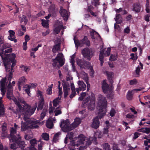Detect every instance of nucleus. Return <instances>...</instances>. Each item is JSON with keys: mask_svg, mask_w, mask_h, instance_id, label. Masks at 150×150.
I'll return each mask as SVG.
<instances>
[{"mask_svg": "<svg viewBox=\"0 0 150 150\" xmlns=\"http://www.w3.org/2000/svg\"><path fill=\"white\" fill-rule=\"evenodd\" d=\"M15 104L18 106V108L16 110L13 109L12 111L16 115H19L22 113L24 115L23 119L26 121L27 120V122L28 123L30 124L29 126V128L31 129H36L38 127V124L39 123L38 120H31L28 119L29 117L32 115H29L28 113H26V109L27 106L23 105V106L20 104V103L16 98H14L13 99Z\"/></svg>", "mask_w": 150, "mask_h": 150, "instance_id": "nucleus-1", "label": "nucleus"}, {"mask_svg": "<svg viewBox=\"0 0 150 150\" xmlns=\"http://www.w3.org/2000/svg\"><path fill=\"white\" fill-rule=\"evenodd\" d=\"M98 105L99 107L98 115L93 120L92 127L95 129L98 128L100 125L99 119H101L106 114L107 102L106 97L100 94L98 95Z\"/></svg>", "mask_w": 150, "mask_h": 150, "instance_id": "nucleus-2", "label": "nucleus"}, {"mask_svg": "<svg viewBox=\"0 0 150 150\" xmlns=\"http://www.w3.org/2000/svg\"><path fill=\"white\" fill-rule=\"evenodd\" d=\"M16 57V55L14 53H12L5 57L4 64L7 72L13 71V68L16 62V60L15 59Z\"/></svg>", "mask_w": 150, "mask_h": 150, "instance_id": "nucleus-3", "label": "nucleus"}, {"mask_svg": "<svg viewBox=\"0 0 150 150\" xmlns=\"http://www.w3.org/2000/svg\"><path fill=\"white\" fill-rule=\"evenodd\" d=\"M74 138L73 140H71L70 143L68 145V149L70 150H75V146H79L80 145L83 144L85 142L84 137Z\"/></svg>", "mask_w": 150, "mask_h": 150, "instance_id": "nucleus-4", "label": "nucleus"}, {"mask_svg": "<svg viewBox=\"0 0 150 150\" xmlns=\"http://www.w3.org/2000/svg\"><path fill=\"white\" fill-rule=\"evenodd\" d=\"M74 40L76 47L77 49L79 47H82L84 45L86 46L89 47L91 45L90 42L88 39L87 36H84L83 38L79 40L78 39L76 40L75 37H74Z\"/></svg>", "mask_w": 150, "mask_h": 150, "instance_id": "nucleus-5", "label": "nucleus"}, {"mask_svg": "<svg viewBox=\"0 0 150 150\" xmlns=\"http://www.w3.org/2000/svg\"><path fill=\"white\" fill-rule=\"evenodd\" d=\"M61 53L58 54L56 57L52 59L53 63L52 65L54 67L57 66L59 68L62 67L65 63V60L64 59L61 55Z\"/></svg>", "mask_w": 150, "mask_h": 150, "instance_id": "nucleus-6", "label": "nucleus"}, {"mask_svg": "<svg viewBox=\"0 0 150 150\" xmlns=\"http://www.w3.org/2000/svg\"><path fill=\"white\" fill-rule=\"evenodd\" d=\"M18 100L20 103H21L23 104L25 106H27V108L26 109V113H28V114L29 115H32L34 113L37 107V104L36 103H35V105L34 106L31 107L26 103V102L24 101V98H19Z\"/></svg>", "mask_w": 150, "mask_h": 150, "instance_id": "nucleus-7", "label": "nucleus"}, {"mask_svg": "<svg viewBox=\"0 0 150 150\" xmlns=\"http://www.w3.org/2000/svg\"><path fill=\"white\" fill-rule=\"evenodd\" d=\"M81 53L84 57L87 58V59L90 61L91 57L94 54V52L92 50L89 49L87 47L83 49L81 51Z\"/></svg>", "mask_w": 150, "mask_h": 150, "instance_id": "nucleus-8", "label": "nucleus"}, {"mask_svg": "<svg viewBox=\"0 0 150 150\" xmlns=\"http://www.w3.org/2000/svg\"><path fill=\"white\" fill-rule=\"evenodd\" d=\"M69 121L67 119L66 120H63L61 122L60 126L64 132H67L71 130V127H70Z\"/></svg>", "mask_w": 150, "mask_h": 150, "instance_id": "nucleus-9", "label": "nucleus"}, {"mask_svg": "<svg viewBox=\"0 0 150 150\" xmlns=\"http://www.w3.org/2000/svg\"><path fill=\"white\" fill-rule=\"evenodd\" d=\"M21 138L19 135H18V137H16L15 140H13L11 142H15L16 143L18 148H21L22 149L25 147V142H24L21 141Z\"/></svg>", "mask_w": 150, "mask_h": 150, "instance_id": "nucleus-10", "label": "nucleus"}, {"mask_svg": "<svg viewBox=\"0 0 150 150\" xmlns=\"http://www.w3.org/2000/svg\"><path fill=\"white\" fill-rule=\"evenodd\" d=\"M76 63L81 69H85L90 65L89 62L83 59H78L76 60Z\"/></svg>", "mask_w": 150, "mask_h": 150, "instance_id": "nucleus-11", "label": "nucleus"}, {"mask_svg": "<svg viewBox=\"0 0 150 150\" xmlns=\"http://www.w3.org/2000/svg\"><path fill=\"white\" fill-rule=\"evenodd\" d=\"M64 98H66L68 95V91L70 89L69 85L68 82H65L62 84Z\"/></svg>", "mask_w": 150, "mask_h": 150, "instance_id": "nucleus-12", "label": "nucleus"}, {"mask_svg": "<svg viewBox=\"0 0 150 150\" xmlns=\"http://www.w3.org/2000/svg\"><path fill=\"white\" fill-rule=\"evenodd\" d=\"M16 129H15L14 127H11L10 130V136L9 137V139L10 141L13 140H15L16 137H18V134H17L16 135H14V134L16 132Z\"/></svg>", "mask_w": 150, "mask_h": 150, "instance_id": "nucleus-13", "label": "nucleus"}, {"mask_svg": "<svg viewBox=\"0 0 150 150\" xmlns=\"http://www.w3.org/2000/svg\"><path fill=\"white\" fill-rule=\"evenodd\" d=\"M59 13L61 16L63 17L65 21H67L68 18V14L67 10L63 9L62 7H60Z\"/></svg>", "mask_w": 150, "mask_h": 150, "instance_id": "nucleus-14", "label": "nucleus"}, {"mask_svg": "<svg viewBox=\"0 0 150 150\" xmlns=\"http://www.w3.org/2000/svg\"><path fill=\"white\" fill-rule=\"evenodd\" d=\"M81 120L79 118L76 117L74 120V122L70 125V127H71V130H73L77 127L81 123Z\"/></svg>", "mask_w": 150, "mask_h": 150, "instance_id": "nucleus-15", "label": "nucleus"}, {"mask_svg": "<svg viewBox=\"0 0 150 150\" xmlns=\"http://www.w3.org/2000/svg\"><path fill=\"white\" fill-rule=\"evenodd\" d=\"M8 32L9 33V35L8 37V40L14 41L15 43L17 42V40L15 38L16 37L15 35V32L12 30H10L8 31Z\"/></svg>", "mask_w": 150, "mask_h": 150, "instance_id": "nucleus-16", "label": "nucleus"}, {"mask_svg": "<svg viewBox=\"0 0 150 150\" xmlns=\"http://www.w3.org/2000/svg\"><path fill=\"white\" fill-rule=\"evenodd\" d=\"M102 85V88L103 92L105 93H107L109 91V86L106 83V80H103Z\"/></svg>", "mask_w": 150, "mask_h": 150, "instance_id": "nucleus-17", "label": "nucleus"}, {"mask_svg": "<svg viewBox=\"0 0 150 150\" xmlns=\"http://www.w3.org/2000/svg\"><path fill=\"white\" fill-rule=\"evenodd\" d=\"M95 99L94 98L91 99L90 100L88 106V110H94L95 108Z\"/></svg>", "mask_w": 150, "mask_h": 150, "instance_id": "nucleus-18", "label": "nucleus"}, {"mask_svg": "<svg viewBox=\"0 0 150 150\" xmlns=\"http://www.w3.org/2000/svg\"><path fill=\"white\" fill-rule=\"evenodd\" d=\"M26 79L23 76L19 79L18 83V88L19 90H21V86L23 85L25 83Z\"/></svg>", "mask_w": 150, "mask_h": 150, "instance_id": "nucleus-19", "label": "nucleus"}, {"mask_svg": "<svg viewBox=\"0 0 150 150\" xmlns=\"http://www.w3.org/2000/svg\"><path fill=\"white\" fill-rule=\"evenodd\" d=\"M61 100V97H58L55 98L52 101L53 108L55 109V108H57V106L59 105V103L60 102Z\"/></svg>", "mask_w": 150, "mask_h": 150, "instance_id": "nucleus-20", "label": "nucleus"}, {"mask_svg": "<svg viewBox=\"0 0 150 150\" xmlns=\"http://www.w3.org/2000/svg\"><path fill=\"white\" fill-rule=\"evenodd\" d=\"M141 8V5L140 4L138 3H136L133 5L132 10L136 13H139L140 11Z\"/></svg>", "mask_w": 150, "mask_h": 150, "instance_id": "nucleus-21", "label": "nucleus"}, {"mask_svg": "<svg viewBox=\"0 0 150 150\" xmlns=\"http://www.w3.org/2000/svg\"><path fill=\"white\" fill-rule=\"evenodd\" d=\"M63 28V26L62 25H60L55 27L54 29V34L55 35L58 34Z\"/></svg>", "mask_w": 150, "mask_h": 150, "instance_id": "nucleus-22", "label": "nucleus"}, {"mask_svg": "<svg viewBox=\"0 0 150 150\" xmlns=\"http://www.w3.org/2000/svg\"><path fill=\"white\" fill-rule=\"evenodd\" d=\"M116 18H115L116 23L118 24H120L122 22V18L120 13L116 15Z\"/></svg>", "mask_w": 150, "mask_h": 150, "instance_id": "nucleus-23", "label": "nucleus"}, {"mask_svg": "<svg viewBox=\"0 0 150 150\" xmlns=\"http://www.w3.org/2000/svg\"><path fill=\"white\" fill-rule=\"evenodd\" d=\"M138 131L139 132H142L146 134H149L150 133V128L148 127L142 128L138 129Z\"/></svg>", "mask_w": 150, "mask_h": 150, "instance_id": "nucleus-24", "label": "nucleus"}, {"mask_svg": "<svg viewBox=\"0 0 150 150\" xmlns=\"http://www.w3.org/2000/svg\"><path fill=\"white\" fill-rule=\"evenodd\" d=\"M46 127L48 128H52L53 126V123L52 121L49 119L46 122Z\"/></svg>", "mask_w": 150, "mask_h": 150, "instance_id": "nucleus-25", "label": "nucleus"}, {"mask_svg": "<svg viewBox=\"0 0 150 150\" xmlns=\"http://www.w3.org/2000/svg\"><path fill=\"white\" fill-rule=\"evenodd\" d=\"M78 84L79 86V87L82 89V91H83L86 90V85L83 81H79Z\"/></svg>", "mask_w": 150, "mask_h": 150, "instance_id": "nucleus-26", "label": "nucleus"}, {"mask_svg": "<svg viewBox=\"0 0 150 150\" xmlns=\"http://www.w3.org/2000/svg\"><path fill=\"white\" fill-rule=\"evenodd\" d=\"M6 77L3 78L0 81V88H6Z\"/></svg>", "mask_w": 150, "mask_h": 150, "instance_id": "nucleus-27", "label": "nucleus"}, {"mask_svg": "<svg viewBox=\"0 0 150 150\" xmlns=\"http://www.w3.org/2000/svg\"><path fill=\"white\" fill-rule=\"evenodd\" d=\"M44 104V98H42V100H40L37 107V110H41L43 108V105Z\"/></svg>", "mask_w": 150, "mask_h": 150, "instance_id": "nucleus-28", "label": "nucleus"}, {"mask_svg": "<svg viewBox=\"0 0 150 150\" xmlns=\"http://www.w3.org/2000/svg\"><path fill=\"white\" fill-rule=\"evenodd\" d=\"M55 110L54 111V112L55 113V116H57L58 115L62 114V112L61 111V109L60 105H59L57 108H55Z\"/></svg>", "mask_w": 150, "mask_h": 150, "instance_id": "nucleus-29", "label": "nucleus"}, {"mask_svg": "<svg viewBox=\"0 0 150 150\" xmlns=\"http://www.w3.org/2000/svg\"><path fill=\"white\" fill-rule=\"evenodd\" d=\"M90 33L91 37L93 39H95V38L94 36V34H97L99 37H100L99 34L97 32L95 31L94 29H92V31L90 32Z\"/></svg>", "mask_w": 150, "mask_h": 150, "instance_id": "nucleus-30", "label": "nucleus"}, {"mask_svg": "<svg viewBox=\"0 0 150 150\" xmlns=\"http://www.w3.org/2000/svg\"><path fill=\"white\" fill-rule=\"evenodd\" d=\"M41 136L43 139L45 140L48 141L49 139V134L47 133H42Z\"/></svg>", "mask_w": 150, "mask_h": 150, "instance_id": "nucleus-31", "label": "nucleus"}, {"mask_svg": "<svg viewBox=\"0 0 150 150\" xmlns=\"http://www.w3.org/2000/svg\"><path fill=\"white\" fill-rule=\"evenodd\" d=\"M13 90H8L7 89L6 95L8 99L11 100V96L13 94Z\"/></svg>", "mask_w": 150, "mask_h": 150, "instance_id": "nucleus-32", "label": "nucleus"}, {"mask_svg": "<svg viewBox=\"0 0 150 150\" xmlns=\"http://www.w3.org/2000/svg\"><path fill=\"white\" fill-rule=\"evenodd\" d=\"M4 51H3V50H2L0 48V56H1V57H2V59L3 60V62L4 63V61L5 59V57H7L8 56L10 55L11 54H5V56L3 57V56H2V54L4 53Z\"/></svg>", "mask_w": 150, "mask_h": 150, "instance_id": "nucleus-33", "label": "nucleus"}, {"mask_svg": "<svg viewBox=\"0 0 150 150\" xmlns=\"http://www.w3.org/2000/svg\"><path fill=\"white\" fill-rule=\"evenodd\" d=\"M133 96V95L132 94V91H128L127 94L126 96V98L127 99L130 100H132Z\"/></svg>", "mask_w": 150, "mask_h": 150, "instance_id": "nucleus-34", "label": "nucleus"}, {"mask_svg": "<svg viewBox=\"0 0 150 150\" xmlns=\"http://www.w3.org/2000/svg\"><path fill=\"white\" fill-rule=\"evenodd\" d=\"M55 5L54 4H51L50 7L49 12L52 13H54L55 11Z\"/></svg>", "mask_w": 150, "mask_h": 150, "instance_id": "nucleus-35", "label": "nucleus"}, {"mask_svg": "<svg viewBox=\"0 0 150 150\" xmlns=\"http://www.w3.org/2000/svg\"><path fill=\"white\" fill-rule=\"evenodd\" d=\"M103 149L105 150H111L110 146L108 143H105L103 145Z\"/></svg>", "mask_w": 150, "mask_h": 150, "instance_id": "nucleus-36", "label": "nucleus"}, {"mask_svg": "<svg viewBox=\"0 0 150 150\" xmlns=\"http://www.w3.org/2000/svg\"><path fill=\"white\" fill-rule=\"evenodd\" d=\"M67 137L70 140H73L72 139L74 137V133L72 132H69L67 133Z\"/></svg>", "mask_w": 150, "mask_h": 150, "instance_id": "nucleus-37", "label": "nucleus"}, {"mask_svg": "<svg viewBox=\"0 0 150 150\" xmlns=\"http://www.w3.org/2000/svg\"><path fill=\"white\" fill-rule=\"evenodd\" d=\"M31 87L29 85H28L27 86V87H26L25 88L24 90L25 91L26 93H27L28 95L29 96H30L31 94V93H30V88H31Z\"/></svg>", "mask_w": 150, "mask_h": 150, "instance_id": "nucleus-38", "label": "nucleus"}, {"mask_svg": "<svg viewBox=\"0 0 150 150\" xmlns=\"http://www.w3.org/2000/svg\"><path fill=\"white\" fill-rule=\"evenodd\" d=\"M42 25L44 27L47 28L48 27V22L45 20H42Z\"/></svg>", "mask_w": 150, "mask_h": 150, "instance_id": "nucleus-39", "label": "nucleus"}, {"mask_svg": "<svg viewBox=\"0 0 150 150\" xmlns=\"http://www.w3.org/2000/svg\"><path fill=\"white\" fill-rule=\"evenodd\" d=\"M2 45L3 48L1 49L3 50L6 48L10 47V45L7 43H3Z\"/></svg>", "mask_w": 150, "mask_h": 150, "instance_id": "nucleus-40", "label": "nucleus"}, {"mask_svg": "<svg viewBox=\"0 0 150 150\" xmlns=\"http://www.w3.org/2000/svg\"><path fill=\"white\" fill-rule=\"evenodd\" d=\"M116 113V112L115 110L113 108H112L110 111L109 114L110 116L111 117H113L115 115Z\"/></svg>", "mask_w": 150, "mask_h": 150, "instance_id": "nucleus-41", "label": "nucleus"}, {"mask_svg": "<svg viewBox=\"0 0 150 150\" xmlns=\"http://www.w3.org/2000/svg\"><path fill=\"white\" fill-rule=\"evenodd\" d=\"M10 148L13 150H15L17 149L18 148L16 143L14 142V143L10 145Z\"/></svg>", "mask_w": 150, "mask_h": 150, "instance_id": "nucleus-42", "label": "nucleus"}, {"mask_svg": "<svg viewBox=\"0 0 150 150\" xmlns=\"http://www.w3.org/2000/svg\"><path fill=\"white\" fill-rule=\"evenodd\" d=\"M71 93L69 96V97L71 98V99L74 97L76 94L75 89L71 90Z\"/></svg>", "mask_w": 150, "mask_h": 150, "instance_id": "nucleus-43", "label": "nucleus"}, {"mask_svg": "<svg viewBox=\"0 0 150 150\" xmlns=\"http://www.w3.org/2000/svg\"><path fill=\"white\" fill-rule=\"evenodd\" d=\"M137 81L135 79L129 81V84L131 85H136L137 83Z\"/></svg>", "mask_w": 150, "mask_h": 150, "instance_id": "nucleus-44", "label": "nucleus"}, {"mask_svg": "<svg viewBox=\"0 0 150 150\" xmlns=\"http://www.w3.org/2000/svg\"><path fill=\"white\" fill-rule=\"evenodd\" d=\"M109 128L108 125H107L106 127H105L103 129V133L104 134H108L109 131L108 130Z\"/></svg>", "mask_w": 150, "mask_h": 150, "instance_id": "nucleus-45", "label": "nucleus"}, {"mask_svg": "<svg viewBox=\"0 0 150 150\" xmlns=\"http://www.w3.org/2000/svg\"><path fill=\"white\" fill-rule=\"evenodd\" d=\"M9 74L8 75V80L10 82L13 76V71H9Z\"/></svg>", "mask_w": 150, "mask_h": 150, "instance_id": "nucleus-46", "label": "nucleus"}, {"mask_svg": "<svg viewBox=\"0 0 150 150\" xmlns=\"http://www.w3.org/2000/svg\"><path fill=\"white\" fill-rule=\"evenodd\" d=\"M61 134V133L60 132H59L56 133L54 135L53 140L54 141L55 140H56L57 138L59 137V136Z\"/></svg>", "mask_w": 150, "mask_h": 150, "instance_id": "nucleus-47", "label": "nucleus"}, {"mask_svg": "<svg viewBox=\"0 0 150 150\" xmlns=\"http://www.w3.org/2000/svg\"><path fill=\"white\" fill-rule=\"evenodd\" d=\"M30 142L31 144L30 146H32V145L35 146V144L37 143V141L35 139H34L30 140Z\"/></svg>", "mask_w": 150, "mask_h": 150, "instance_id": "nucleus-48", "label": "nucleus"}, {"mask_svg": "<svg viewBox=\"0 0 150 150\" xmlns=\"http://www.w3.org/2000/svg\"><path fill=\"white\" fill-rule=\"evenodd\" d=\"M90 99V98L89 96L83 100L82 103L84 105H85L89 101Z\"/></svg>", "mask_w": 150, "mask_h": 150, "instance_id": "nucleus-49", "label": "nucleus"}, {"mask_svg": "<svg viewBox=\"0 0 150 150\" xmlns=\"http://www.w3.org/2000/svg\"><path fill=\"white\" fill-rule=\"evenodd\" d=\"M2 131H7V125L6 123H4L2 127Z\"/></svg>", "mask_w": 150, "mask_h": 150, "instance_id": "nucleus-50", "label": "nucleus"}, {"mask_svg": "<svg viewBox=\"0 0 150 150\" xmlns=\"http://www.w3.org/2000/svg\"><path fill=\"white\" fill-rule=\"evenodd\" d=\"M21 21L22 22H24L25 25H26L28 22V19H27L26 17L25 16H23L21 19Z\"/></svg>", "mask_w": 150, "mask_h": 150, "instance_id": "nucleus-51", "label": "nucleus"}, {"mask_svg": "<svg viewBox=\"0 0 150 150\" xmlns=\"http://www.w3.org/2000/svg\"><path fill=\"white\" fill-rule=\"evenodd\" d=\"M116 59V56L115 55L111 54L109 58V60L110 61H114Z\"/></svg>", "mask_w": 150, "mask_h": 150, "instance_id": "nucleus-52", "label": "nucleus"}, {"mask_svg": "<svg viewBox=\"0 0 150 150\" xmlns=\"http://www.w3.org/2000/svg\"><path fill=\"white\" fill-rule=\"evenodd\" d=\"M60 43H58L54 46L55 49L57 50H58L60 49Z\"/></svg>", "mask_w": 150, "mask_h": 150, "instance_id": "nucleus-53", "label": "nucleus"}, {"mask_svg": "<svg viewBox=\"0 0 150 150\" xmlns=\"http://www.w3.org/2000/svg\"><path fill=\"white\" fill-rule=\"evenodd\" d=\"M134 54V53H132L130 54V56H131V57L130 58L131 59L134 60H136L137 59V56L136 55V57H135Z\"/></svg>", "mask_w": 150, "mask_h": 150, "instance_id": "nucleus-54", "label": "nucleus"}, {"mask_svg": "<svg viewBox=\"0 0 150 150\" xmlns=\"http://www.w3.org/2000/svg\"><path fill=\"white\" fill-rule=\"evenodd\" d=\"M94 71L93 69L92 68L90 69V75L92 77H93L94 76Z\"/></svg>", "mask_w": 150, "mask_h": 150, "instance_id": "nucleus-55", "label": "nucleus"}, {"mask_svg": "<svg viewBox=\"0 0 150 150\" xmlns=\"http://www.w3.org/2000/svg\"><path fill=\"white\" fill-rule=\"evenodd\" d=\"M75 54H74L73 55H72V56L71 57V59L70 60V62L71 64H74L75 63V61H74V55Z\"/></svg>", "mask_w": 150, "mask_h": 150, "instance_id": "nucleus-56", "label": "nucleus"}, {"mask_svg": "<svg viewBox=\"0 0 150 150\" xmlns=\"http://www.w3.org/2000/svg\"><path fill=\"white\" fill-rule=\"evenodd\" d=\"M126 117L129 119H133L135 117L134 115L130 114H128L126 115Z\"/></svg>", "mask_w": 150, "mask_h": 150, "instance_id": "nucleus-57", "label": "nucleus"}, {"mask_svg": "<svg viewBox=\"0 0 150 150\" xmlns=\"http://www.w3.org/2000/svg\"><path fill=\"white\" fill-rule=\"evenodd\" d=\"M52 88H51V87L50 88L48 87L47 90V94L48 95L51 94L52 93Z\"/></svg>", "mask_w": 150, "mask_h": 150, "instance_id": "nucleus-58", "label": "nucleus"}, {"mask_svg": "<svg viewBox=\"0 0 150 150\" xmlns=\"http://www.w3.org/2000/svg\"><path fill=\"white\" fill-rule=\"evenodd\" d=\"M27 41H25V42H24L23 43V50H26L27 48Z\"/></svg>", "mask_w": 150, "mask_h": 150, "instance_id": "nucleus-59", "label": "nucleus"}, {"mask_svg": "<svg viewBox=\"0 0 150 150\" xmlns=\"http://www.w3.org/2000/svg\"><path fill=\"white\" fill-rule=\"evenodd\" d=\"M112 72H109L108 73H107L108 79L109 80H112Z\"/></svg>", "mask_w": 150, "mask_h": 150, "instance_id": "nucleus-60", "label": "nucleus"}, {"mask_svg": "<svg viewBox=\"0 0 150 150\" xmlns=\"http://www.w3.org/2000/svg\"><path fill=\"white\" fill-rule=\"evenodd\" d=\"M111 50V49L110 48L108 47L107 48V49L106 51V53L107 55L108 56H109L110 55Z\"/></svg>", "mask_w": 150, "mask_h": 150, "instance_id": "nucleus-61", "label": "nucleus"}, {"mask_svg": "<svg viewBox=\"0 0 150 150\" xmlns=\"http://www.w3.org/2000/svg\"><path fill=\"white\" fill-rule=\"evenodd\" d=\"M4 108H0V115H4Z\"/></svg>", "mask_w": 150, "mask_h": 150, "instance_id": "nucleus-62", "label": "nucleus"}, {"mask_svg": "<svg viewBox=\"0 0 150 150\" xmlns=\"http://www.w3.org/2000/svg\"><path fill=\"white\" fill-rule=\"evenodd\" d=\"M1 135L3 137H6L7 135V131H2Z\"/></svg>", "mask_w": 150, "mask_h": 150, "instance_id": "nucleus-63", "label": "nucleus"}, {"mask_svg": "<svg viewBox=\"0 0 150 150\" xmlns=\"http://www.w3.org/2000/svg\"><path fill=\"white\" fill-rule=\"evenodd\" d=\"M45 13V12L44 11H41L38 13L37 14V16L38 17H40L41 16H43Z\"/></svg>", "mask_w": 150, "mask_h": 150, "instance_id": "nucleus-64", "label": "nucleus"}]
</instances>
